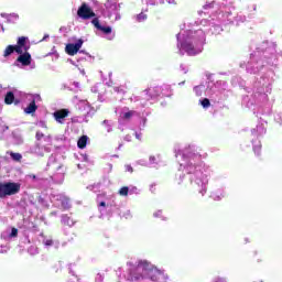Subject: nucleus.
Returning a JSON list of instances; mask_svg holds the SVG:
<instances>
[{"mask_svg": "<svg viewBox=\"0 0 282 282\" xmlns=\"http://www.w3.org/2000/svg\"><path fill=\"white\" fill-rule=\"evenodd\" d=\"M77 15L84 21H88V19H94L96 13L94 10H91V8H89V6H87V3H83L77 10Z\"/></svg>", "mask_w": 282, "mask_h": 282, "instance_id": "3", "label": "nucleus"}, {"mask_svg": "<svg viewBox=\"0 0 282 282\" xmlns=\"http://www.w3.org/2000/svg\"><path fill=\"white\" fill-rule=\"evenodd\" d=\"M18 63H21L24 67L32 65V55L28 51H23L17 58Z\"/></svg>", "mask_w": 282, "mask_h": 282, "instance_id": "7", "label": "nucleus"}, {"mask_svg": "<svg viewBox=\"0 0 282 282\" xmlns=\"http://www.w3.org/2000/svg\"><path fill=\"white\" fill-rule=\"evenodd\" d=\"M4 102L6 105H12V102H14V93L12 91L7 93L4 97Z\"/></svg>", "mask_w": 282, "mask_h": 282, "instance_id": "15", "label": "nucleus"}, {"mask_svg": "<svg viewBox=\"0 0 282 282\" xmlns=\"http://www.w3.org/2000/svg\"><path fill=\"white\" fill-rule=\"evenodd\" d=\"M161 272L158 268L147 260H140L137 265H131L130 268V280L131 281H142L151 279V281H159Z\"/></svg>", "mask_w": 282, "mask_h": 282, "instance_id": "1", "label": "nucleus"}, {"mask_svg": "<svg viewBox=\"0 0 282 282\" xmlns=\"http://www.w3.org/2000/svg\"><path fill=\"white\" fill-rule=\"evenodd\" d=\"M91 23L94 24L96 30H99V32H102V34H111V32H112L111 26H102L100 24V20H98V18L93 19Z\"/></svg>", "mask_w": 282, "mask_h": 282, "instance_id": "8", "label": "nucleus"}, {"mask_svg": "<svg viewBox=\"0 0 282 282\" xmlns=\"http://www.w3.org/2000/svg\"><path fill=\"white\" fill-rule=\"evenodd\" d=\"M44 245H46V246H54V240L48 239V240L44 241Z\"/></svg>", "mask_w": 282, "mask_h": 282, "instance_id": "25", "label": "nucleus"}, {"mask_svg": "<svg viewBox=\"0 0 282 282\" xmlns=\"http://www.w3.org/2000/svg\"><path fill=\"white\" fill-rule=\"evenodd\" d=\"M148 94H150V96H152L154 98H158L162 94V87L151 86L150 88H148Z\"/></svg>", "mask_w": 282, "mask_h": 282, "instance_id": "10", "label": "nucleus"}, {"mask_svg": "<svg viewBox=\"0 0 282 282\" xmlns=\"http://www.w3.org/2000/svg\"><path fill=\"white\" fill-rule=\"evenodd\" d=\"M17 53V46L15 45H8L3 52L4 58H8V56H11V54Z\"/></svg>", "mask_w": 282, "mask_h": 282, "instance_id": "12", "label": "nucleus"}, {"mask_svg": "<svg viewBox=\"0 0 282 282\" xmlns=\"http://www.w3.org/2000/svg\"><path fill=\"white\" fill-rule=\"evenodd\" d=\"M200 105H202V107H204V109H208V107H210V99L204 98V99L200 101Z\"/></svg>", "mask_w": 282, "mask_h": 282, "instance_id": "19", "label": "nucleus"}, {"mask_svg": "<svg viewBox=\"0 0 282 282\" xmlns=\"http://www.w3.org/2000/svg\"><path fill=\"white\" fill-rule=\"evenodd\" d=\"M18 236H19V229L12 228V229H11L10 237H18Z\"/></svg>", "mask_w": 282, "mask_h": 282, "instance_id": "23", "label": "nucleus"}, {"mask_svg": "<svg viewBox=\"0 0 282 282\" xmlns=\"http://www.w3.org/2000/svg\"><path fill=\"white\" fill-rule=\"evenodd\" d=\"M80 47H83V40H78L75 44L68 43L65 47L66 54H68V56H76Z\"/></svg>", "mask_w": 282, "mask_h": 282, "instance_id": "5", "label": "nucleus"}, {"mask_svg": "<svg viewBox=\"0 0 282 282\" xmlns=\"http://www.w3.org/2000/svg\"><path fill=\"white\" fill-rule=\"evenodd\" d=\"M214 282H227V281H226L225 278L217 276V278L214 279Z\"/></svg>", "mask_w": 282, "mask_h": 282, "instance_id": "24", "label": "nucleus"}, {"mask_svg": "<svg viewBox=\"0 0 282 282\" xmlns=\"http://www.w3.org/2000/svg\"><path fill=\"white\" fill-rule=\"evenodd\" d=\"M137 19H138L139 22L147 21V14L140 13L139 15H137Z\"/></svg>", "mask_w": 282, "mask_h": 282, "instance_id": "21", "label": "nucleus"}, {"mask_svg": "<svg viewBox=\"0 0 282 282\" xmlns=\"http://www.w3.org/2000/svg\"><path fill=\"white\" fill-rule=\"evenodd\" d=\"M183 50L189 55V56H195V46L193 43L185 42L183 44Z\"/></svg>", "mask_w": 282, "mask_h": 282, "instance_id": "11", "label": "nucleus"}, {"mask_svg": "<svg viewBox=\"0 0 282 282\" xmlns=\"http://www.w3.org/2000/svg\"><path fill=\"white\" fill-rule=\"evenodd\" d=\"M119 195H121V197H127V195H129V188L127 186H123L119 189Z\"/></svg>", "mask_w": 282, "mask_h": 282, "instance_id": "18", "label": "nucleus"}, {"mask_svg": "<svg viewBox=\"0 0 282 282\" xmlns=\"http://www.w3.org/2000/svg\"><path fill=\"white\" fill-rule=\"evenodd\" d=\"M15 50L17 54H23V52H28L30 50V39H28V36L18 37Z\"/></svg>", "mask_w": 282, "mask_h": 282, "instance_id": "4", "label": "nucleus"}, {"mask_svg": "<svg viewBox=\"0 0 282 282\" xmlns=\"http://www.w3.org/2000/svg\"><path fill=\"white\" fill-rule=\"evenodd\" d=\"M67 116H69V109H59V110H56L54 113H53V118L54 120H56V122H58L59 124H63L65 118H67Z\"/></svg>", "mask_w": 282, "mask_h": 282, "instance_id": "6", "label": "nucleus"}, {"mask_svg": "<svg viewBox=\"0 0 282 282\" xmlns=\"http://www.w3.org/2000/svg\"><path fill=\"white\" fill-rule=\"evenodd\" d=\"M63 219H64V221H65V219H69V217H67V216H63Z\"/></svg>", "mask_w": 282, "mask_h": 282, "instance_id": "30", "label": "nucleus"}, {"mask_svg": "<svg viewBox=\"0 0 282 282\" xmlns=\"http://www.w3.org/2000/svg\"><path fill=\"white\" fill-rule=\"evenodd\" d=\"M61 206L64 210L72 208V200L67 196H59Z\"/></svg>", "mask_w": 282, "mask_h": 282, "instance_id": "9", "label": "nucleus"}, {"mask_svg": "<svg viewBox=\"0 0 282 282\" xmlns=\"http://www.w3.org/2000/svg\"><path fill=\"white\" fill-rule=\"evenodd\" d=\"M21 192V184L14 182L0 183V198L17 195Z\"/></svg>", "mask_w": 282, "mask_h": 282, "instance_id": "2", "label": "nucleus"}, {"mask_svg": "<svg viewBox=\"0 0 282 282\" xmlns=\"http://www.w3.org/2000/svg\"><path fill=\"white\" fill-rule=\"evenodd\" d=\"M28 177H30L31 180H36V176L34 174H29Z\"/></svg>", "mask_w": 282, "mask_h": 282, "instance_id": "28", "label": "nucleus"}, {"mask_svg": "<svg viewBox=\"0 0 282 282\" xmlns=\"http://www.w3.org/2000/svg\"><path fill=\"white\" fill-rule=\"evenodd\" d=\"M150 191H151V193H155V191H156L155 184L150 185Z\"/></svg>", "mask_w": 282, "mask_h": 282, "instance_id": "26", "label": "nucleus"}, {"mask_svg": "<svg viewBox=\"0 0 282 282\" xmlns=\"http://www.w3.org/2000/svg\"><path fill=\"white\" fill-rule=\"evenodd\" d=\"M99 206L105 207V206H107V203L100 202V203H99Z\"/></svg>", "mask_w": 282, "mask_h": 282, "instance_id": "29", "label": "nucleus"}, {"mask_svg": "<svg viewBox=\"0 0 282 282\" xmlns=\"http://www.w3.org/2000/svg\"><path fill=\"white\" fill-rule=\"evenodd\" d=\"M133 113H134L133 110L124 112L123 116H122L123 120H131V118H133Z\"/></svg>", "mask_w": 282, "mask_h": 282, "instance_id": "20", "label": "nucleus"}, {"mask_svg": "<svg viewBox=\"0 0 282 282\" xmlns=\"http://www.w3.org/2000/svg\"><path fill=\"white\" fill-rule=\"evenodd\" d=\"M10 158L14 162H21V160H23V155H21V153H17V152H10Z\"/></svg>", "mask_w": 282, "mask_h": 282, "instance_id": "16", "label": "nucleus"}, {"mask_svg": "<svg viewBox=\"0 0 282 282\" xmlns=\"http://www.w3.org/2000/svg\"><path fill=\"white\" fill-rule=\"evenodd\" d=\"M36 140H43V138H45V134L41 131H37L35 134Z\"/></svg>", "mask_w": 282, "mask_h": 282, "instance_id": "22", "label": "nucleus"}, {"mask_svg": "<svg viewBox=\"0 0 282 282\" xmlns=\"http://www.w3.org/2000/svg\"><path fill=\"white\" fill-rule=\"evenodd\" d=\"M154 97L151 96V94H149V89H145L142 93V100H144L145 102H149V100H153Z\"/></svg>", "mask_w": 282, "mask_h": 282, "instance_id": "17", "label": "nucleus"}, {"mask_svg": "<svg viewBox=\"0 0 282 282\" xmlns=\"http://www.w3.org/2000/svg\"><path fill=\"white\" fill-rule=\"evenodd\" d=\"M36 109H39V107L36 106V101L33 100L29 104L24 111L25 113H35Z\"/></svg>", "mask_w": 282, "mask_h": 282, "instance_id": "13", "label": "nucleus"}, {"mask_svg": "<svg viewBox=\"0 0 282 282\" xmlns=\"http://www.w3.org/2000/svg\"><path fill=\"white\" fill-rule=\"evenodd\" d=\"M155 156H150V162H151V164H155Z\"/></svg>", "mask_w": 282, "mask_h": 282, "instance_id": "27", "label": "nucleus"}, {"mask_svg": "<svg viewBox=\"0 0 282 282\" xmlns=\"http://www.w3.org/2000/svg\"><path fill=\"white\" fill-rule=\"evenodd\" d=\"M87 140H89L87 135H82L77 141L78 149H85V147H87Z\"/></svg>", "mask_w": 282, "mask_h": 282, "instance_id": "14", "label": "nucleus"}]
</instances>
